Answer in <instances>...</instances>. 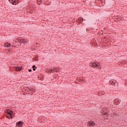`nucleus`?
<instances>
[{
  "label": "nucleus",
  "mask_w": 127,
  "mask_h": 127,
  "mask_svg": "<svg viewBox=\"0 0 127 127\" xmlns=\"http://www.w3.org/2000/svg\"><path fill=\"white\" fill-rule=\"evenodd\" d=\"M6 113L8 114V115H9L10 116H12V114H11V111H7Z\"/></svg>",
  "instance_id": "f8f14e48"
},
{
  "label": "nucleus",
  "mask_w": 127,
  "mask_h": 127,
  "mask_svg": "<svg viewBox=\"0 0 127 127\" xmlns=\"http://www.w3.org/2000/svg\"><path fill=\"white\" fill-rule=\"evenodd\" d=\"M19 41L21 43H24V44H25V43H27V40H20Z\"/></svg>",
  "instance_id": "6e6552de"
},
{
  "label": "nucleus",
  "mask_w": 127,
  "mask_h": 127,
  "mask_svg": "<svg viewBox=\"0 0 127 127\" xmlns=\"http://www.w3.org/2000/svg\"><path fill=\"white\" fill-rule=\"evenodd\" d=\"M77 80H79V79H77Z\"/></svg>",
  "instance_id": "5701e85b"
},
{
  "label": "nucleus",
  "mask_w": 127,
  "mask_h": 127,
  "mask_svg": "<svg viewBox=\"0 0 127 127\" xmlns=\"http://www.w3.org/2000/svg\"><path fill=\"white\" fill-rule=\"evenodd\" d=\"M111 83V85H116V82H114V81L113 80H110L109 81Z\"/></svg>",
  "instance_id": "9b49d317"
},
{
  "label": "nucleus",
  "mask_w": 127,
  "mask_h": 127,
  "mask_svg": "<svg viewBox=\"0 0 127 127\" xmlns=\"http://www.w3.org/2000/svg\"><path fill=\"white\" fill-rule=\"evenodd\" d=\"M99 69H101V66H98Z\"/></svg>",
  "instance_id": "412c9836"
},
{
  "label": "nucleus",
  "mask_w": 127,
  "mask_h": 127,
  "mask_svg": "<svg viewBox=\"0 0 127 127\" xmlns=\"http://www.w3.org/2000/svg\"><path fill=\"white\" fill-rule=\"evenodd\" d=\"M9 1L12 4L16 5L18 3V0H9Z\"/></svg>",
  "instance_id": "f257e3e1"
},
{
  "label": "nucleus",
  "mask_w": 127,
  "mask_h": 127,
  "mask_svg": "<svg viewBox=\"0 0 127 127\" xmlns=\"http://www.w3.org/2000/svg\"><path fill=\"white\" fill-rule=\"evenodd\" d=\"M13 44L14 43H16V42L15 41H13Z\"/></svg>",
  "instance_id": "6ab92c4d"
},
{
  "label": "nucleus",
  "mask_w": 127,
  "mask_h": 127,
  "mask_svg": "<svg viewBox=\"0 0 127 127\" xmlns=\"http://www.w3.org/2000/svg\"><path fill=\"white\" fill-rule=\"evenodd\" d=\"M4 46L5 47H10V43H5Z\"/></svg>",
  "instance_id": "9d476101"
},
{
  "label": "nucleus",
  "mask_w": 127,
  "mask_h": 127,
  "mask_svg": "<svg viewBox=\"0 0 127 127\" xmlns=\"http://www.w3.org/2000/svg\"><path fill=\"white\" fill-rule=\"evenodd\" d=\"M12 47H14V48H15V47H16L15 46V45H13L12 46Z\"/></svg>",
  "instance_id": "a211bd4d"
},
{
  "label": "nucleus",
  "mask_w": 127,
  "mask_h": 127,
  "mask_svg": "<svg viewBox=\"0 0 127 127\" xmlns=\"http://www.w3.org/2000/svg\"><path fill=\"white\" fill-rule=\"evenodd\" d=\"M41 1H37V3H38V4H39V5H40V4H41Z\"/></svg>",
  "instance_id": "ddd939ff"
},
{
  "label": "nucleus",
  "mask_w": 127,
  "mask_h": 127,
  "mask_svg": "<svg viewBox=\"0 0 127 127\" xmlns=\"http://www.w3.org/2000/svg\"><path fill=\"white\" fill-rule=\"evenodd\" d=\"M92 67H99V64H96V63H94V64H92V65H91Z\"/></svg>",
  "instance_id": "1a4fd4ad"
},
{
  "label": "nucleus",
  "mask_w": 127,
  "mask_h": 127,
  "mask_svg": "<svg viewBox=\"0 0 127 127\" xmlns=\"http://www.w3.org/2000/svg\"><path fill=\"white\" fill-rule=\"evenodd\" d=\"M32 68H36V69H37V67H36V66H35V65H33L32 66Z\"/></svg>",
  "instance_id": "4468645a"
},
{
  "label": "nucleus",
  "mask_w": 127,
  "mask_h": 127,
  "mask_svg": "<svg viewBox=\"0 0 127 127\" xmlns=\"http://www.w3.org/2000/svg\"><path fill=\"white\" fill-rule=\"evenodd\" d=\"M33 71H35V70H36V68L33 67Z\"/></svg>",
  "instance_id": "dca6fc26"
},
{
  "label": "nucleus",
  "mask_w": 127,
  "mask_h": 127,
  "mask_svg": "<svg viewBox=\"0 0 127 127\" xmlns=\"http://www.w3.org/2000/svg\"><path fill=\"white\" fill-rule=\"evenodd\" d=\"M50 73H55L56 71V68H53V69H50L49 70Z\"/></svg>",
  "instance_id": "0eeeda50"
},
{
  "label": "nucleus",
  "mask_w": 127,
  "mask_h": 127,
  "mask_svg": "<svg viewBox=\"0 0 127 127\" xmlns=\"http://www.w3.org/2000/svg\"><path fill=\"white\" fill-rule=\"evenodd\" d=\"M88 123L90 127H94V126L95 125V122H94V121H90Z\"/></svg>",
  "instance_id": "39448f33"
},
{
  "label": "nucleus",
  "mask_w": 127,
  "mask_h": 127,
  "mask_svg": "<svg viewBox=\"0 0 127 127\" xmlns=\"http://www.w3.org/2000/svg\"><path fill=\"white\" fill-rule=\"evenodd\" d=\"M83 19H84L81 18L80 20H81V21H83Z\"/></svg>",
  "instance_id": "aec40b11"
},
{
  "label": "nucleus",
  "mask_w": 127,
  "mask_h": 127,
  "mask_svg": "<svg viewBox=\"0 0 127 127\" xmlns=\"http://www.w3.org/2000/svg\"><path fill=\"white\" fill-rule=\"evenodd\" d=\"M28 71H29V72H31V71H32V70L31 69H28Z\"/></svg>",
  "instance_id": "f3484780"
},
{
  "label": "nucleus",
  "mask_w": 127,
  "mask_h": 127,
  "mask_svg": "<svg viewBox=\"0 0 127 127\" xmlns=\"http://www.w3.org/2000/svg\"><path fill=\"white\" fill-rule=\"evenodd\" d=\"M79 82H81V80L80 79H79Z\"/></svg>",
  "instance_id": "4be33fe9"
},
{
  "label": "nucleus",
  "mask_w": 127,
  "mask_h": 127,
  "mask_svg": "<svg viewBox=\"0 0 127 127\" xmlns=\"http://www.w3.org/2000/svg\"><path fill=\"white\" fill-rule=\"evenodd\" d=\"M11 117V116H10V115L7 116V119H10Z\"/></svg>",
  "instance_id": "2eb2a0df"
},
{
  "label": "nucleus",
  "mask_w": 127,
  "mask_h": 127,
  "mask_svg": "<svg viewBox=\"0 0 127 127\" xmlns=\"http://www.w3.org/2000/svg\"><path fill=\"white\" fill-rule=\"evenodd\" d=\"M104 119H106V116L108 117L109 116V113L108 112H104L103 113Z\"/></svg>",
  "instance_id": "423d86ee"
},
{
  "label": "nucleus",
  "mask_w": 127,
  "mask_h": 127,
  "mask_svg": "<svg viewBox=\"0 0 127 127\" xmlns=\"http://www.w3.org/2000/svg\"><path fill=\"white\" fill-rule=\"evenodd\" d=\"M114 103H115L116 105H120L121 103V100L119 99H115L114 100Z\"/></svg>",
  "instance_id": "7ed1b4c3"
},
{
  "label": "nucleus",
  "mask_w": 127,
  "mask_h": 127,
  "mask_svg": "<svg viewBox=\"0 0 127 127\" xmlns=\"http://www.w3.org/2000/svg\"><path fill=\"white\" fill-rule=\"evenodd\" d=\"M15 69L16 71H17V72H20V71H21V70L22 69V67L17 66L15 67Z\"/></svg>",
  "instance_id": "20e7f679"
},
{
  "label": "nucleus",
  "mask_w": 127,
  "mask_h": 127,
  "mask_svg": "<svg viewBox=\"0 0 127 127\" xmlns=\"http://www.w3.org/2000/svg\"><path fill=\"white\" fill-rule=\"evenodd\" d=\"M24 123L22 121H19L16 123V125L17 127H22V125H23Z\"/></svg>",
  "instance_id": "f03ea898"
}]
</instances>
